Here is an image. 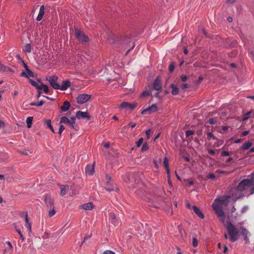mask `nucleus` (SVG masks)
Masks as SVG:
<instances>
[{
  "label": "nucleus",
  "mask_w": 254,
  "mask_h": 254,
  "mask_svg": "<svg viewBox=\"0 0 254 254\" xmlns=\"http://www.w3.org/2000/svg\"><path fill=\"white\" fill-rule=\"evenodd\" d=\"M65 129V127L64 125H61L60 126L59 130V133L60 135H61L62 132L63 131V130Z\"/></svg>",
  "instance_id": "nucleus-43"
},
{
  "label": "nucleus",
  "mask_w": 254,
  "mask_h": 254,
  "mask_svg": "<svg viewBox=\"0 0 254 254\" xmlns=\"http://www.w3.org/2000/svg\"><path fill=\"white\" fill-rule=\"evenodd\" d=\"M61 194L62 195H64L67 193V191L69 189V187L68 186H61Z\"/></svg>",
  "instance_id": "nucleus-21"
},
{
  "label": "nucleus",
  "mask_w": 254,
  "mask_h": 254,
  "mask_svg": "<svg viewBox=\"0 0 254 254\" xmlns=\"http://www.w3.org/2000/svg\"><path fill=\"white\" fill-rule=\"evenodd\" d=\"M252 145V143L250 141H248L245 143L242 146V149L246 150L250 148Z\"/></svg>",
  "instance_id": "nucleus-26"
},
{
  "label": "nucleus",
  "mask_w": 254,
  "mask_h": 254,
  "mask_svg": "<svg viewBox=\"0 0 254 254\" xmlns=\"http://www.w3.org/2000/svg\"><path fill=\"white\" fill-rule=\"evenodd\" d=\"M253 113L252 111H249V112H247V113H246L244 115L243 121L247 120L250 117L251 114H252Z\"/></svg>",
  "instance_id": "nucleus-32"
},
{
  "label": "nucleus",
  "mask_w": 254,
  "mask_h": 254,
  "mask_svg": "<svg viewBox=\"0 0 254 254\" xmlns=\"http://www.w3.org/2000/svg\"><path fill=\"white\" fill-rule=\"evenodd\" d=\"M21 153L24 155H28L29 153V151L24 150L21 152Z\"/></svg>",
  "instance_id": "nucleus-58"
},
{
  "label": "nucleus",
  "mask_w": 254,
  "mask_h": 254,
  "mask_svg": "<svg viewBox=\"0 0 254 254\" xmlns=\"http://www.w3.org/2000/svg\"><path fill=\"white\" fill-rule=\"evenodd\" d=\"M76 117H72L69 120V121L70 122H73L74 123H75V119H76Z\"/></svg>",
  "instance_id": "nucleus-59"
},
{
  "label": "nucleus",
  "mask_w": 254,
  "mask_h": 254,
  "mask_svg": "<svg viewBox=\"0 0 254 254\" xmlns=\"http://www.w3.org/2000/svg\"><path fill=\"white\" fill-rule=\"evenodd\" d=\"M192 209H193L194 213L200 218L203 219L204 218L203 214L197 207H196L195 205H193L192 207Z\"/></svg>",
  "instance_id": "nucleus-17"
},
{
  "label": "nucleus",
  "mask_w": 254,
  "mask_h": 254,
  "mask_svg": "<svg viewBox=\"0 0 254 254\" xmlns=\"http://www.w3.org/2000/svg\"><path fill=\"white\" fill-rule=\"evenodd\" d=\"M149 146L147 142L144 143L141 148L142 151H145L148 149Z\"/></svg>",
  "instance_id": "nucleus-37"
},
{
  "label": "nucleus",
  "mask_w": 254,
  "mask_h": 254,
  "mask_svg": "<svg viewBox=\"0 0 254 254\" xmlns=\"http://www.w3.org/2000/svg\"><path fill=\"white\" fill-rule=\"evenodd\" d=\"M55 213H56V211L53 208L52 210H51L49 212V216L50 217H51L53 216L55 214Z\"/></svg>",
  "instance_id": "nucleus-46"
},
{
  "label": "nucleus",
  "mask_w": 254,
  "mask_h": 254,
  "mask_svg": "<svg viewBox=\"0 0 254 254\" xmlns=\"http://www.w3.org/2000/svg\"><path fill=\"white\" fill-rule=\"evenodd\" d=\"M46 125L47 126L50 127H52V125H51V121L50 120H47L46 121Z\"/></svg>",
  "instance_id": "nucleus-57"
},
{
  "label": "nucleus",
  "mask_w": 254,
  "mask_h": 254,
  "mask_svg": "<svg viewBox=\"0 0 254 254\" xmlns=\"http://www.w3.org/2000/svg\"><path fill=\"white\" fill-rule=\"evenodd\" d=\"M157 110V106L155 104H153L151 106H150V107H149L148 108H146V109L143 110L142 111L141 114H145L147 112L149 114H150L151 113L156 112Z\"/></svg>",
  "instance_id": "nucleus-11"
},
{
  "label": "nucleus",
  "mask_w": 254,
  "mask_h": 254,
  "mask_svg": "<svg viewBox=\"0 0 254 254\" xmlns=\"http://www.w3.org/2000/svg\"><path fill=\"white\" fill-rule=\"evenodd\" d=\"M40 87L41 88V89H43L44 93L46 94L49 93V87L47 85L41 83Z\"/></svg>",
  "instance_id": "nucleus-29"
},
{
  "label": "nucleus",
  "mask_w": 254,
  "mask_h": 254,
  "mask_svg": "<svg viewBox=\"0 0 254 254\" xmlns=\"http://www.w3.org/2000/svg\"><path fill=\"white\" fill-rule=\"evenodd\" d=\"M137 105V104H130L128 102H123L121 103L120 107L123 109L129 108L133 109Z\"/></svg>",
  "instance_id": "nucleus-13"
},
{
  "label": "nucleus",
  "mask_w": 254,
  "mask_h": 254,
  "mask_svg": "<svg viewBox=\"0 0 254 254\" xmlns=\"http://www.w3.org/2000/svg\"><path fill=\"white\" fill-rule=\"evenodd\" d=\"M248 134H249V131L245 130V131H243V132L242 133L241 135H242V136H245L247 135Z\"/></svg>",
  "instance_id": "nucleus-53"
},
{
  "label": "nucleus",
  "mask_w": 254,
  "mask_h": 254,
  "mask_svg": "<svg viewBox=\"0 0 254 254\" xmlns=\"http://www.w3.org/2000/svg\"><path fill=\"white\" fill-rule=\"evenodd\" d=\"M23 51L26 53H30L31 52V46L30 44H26L24 46Z\"/></svg>",
  "instance_id": "nucleus-27"
},
{
  "label": "nucleus",
  "mask_w": 254,
  "mask_h": 254,
  "mask_svg": "<svg viewBox=\"0 0 254 254\" xmlns=\"http://www.w3.org/2000/svg\"><path fill=\"white\" fill-rule=\"evenodd\" d=\"M207 138L208 139H210L211 138L214 139V140H217L218 139L217 137L214 136L212 132H209L207 133Z\"/></svg>",
  "instance_id": "nucleus-34"
},
{
  "label": "nucleus",
  "mask_w": 254,
  "mask_h": 254,
  "mask_svg": "<svg viewBox=\"0 0 254 254\" xmlns=\"http://www.w3.org/2000/svg\"><path fill=\"white\" fill-rule=\"evenodd\" d=\"M44 13H45V6L44 5H43L41 6V7L40 8L39 12L38 15L37 17L36 20L38 21H40L42 19Z\"/></svg>",
  "instance_id": "nucleus-16"
},
{
  "label": "nucleus",
  "mask_w": 254,
  "mask_h": 254,
  "mask_svg": "<svg viewBox=\"0 0 254 254\" xmlns=\"http://www.w3.org/2000/svg\"><path fill=\"white\" fill-rule=\"evenodd\" d=\"M175 68V65L173 63H171L170 64L169 66V70L170 72H172Z\"/></svg>",
  "instance_id": "nucleus-42"
},
{
  "label": "nucleus",
  "mask_w": 254,
  "mask_h": 254,
  "mask_svg": "<svg viewBox=\"0 0 254 254\" xmlns=\"http://www.w3.org/2000/svg\"><path fill=\"white\" fill-rule=\"evenodd\" d=\"M69 119L66 117H62L60 119V124H68Z\"/></svg>",
  "instance_id": "nucleus-30"
},
{
  "label": "nucleus",
  "mask_w": 254,
  "mask_h": 254,
  "mask_svg": "<svg viewBox=\"0 0 254 254\" xmlns=\"http://www.w3.org/2000/svg\"><path fill=\"white\" fill-rule=\"evenodd\" d=\"M187 78L188 77L187 76L184 75L181 76V80L183 82H185L186 81H187Z\"/></svg>",
  "instance_id": "nucleus-52"
},
{
  "label": "nucleus",
  "mask_w": 254,
  "mask_h": 254,
  "mask_svg": "<svg viewBox=\"0 0 254 254\" xmlns=\"http://www.w3.org/2000/svg\"><path fill=\"white\" fill-rule=\"evenodd\" d=\"M143 138L142 137L140 138L138 141L136 142V145L137 147H139L143 143Z\"/></svg>",
  "instance_id": "nucleus-36"
},
{
  "label": "nucleus",
  "mask_w": 254,
  "mask_h": 254,
  "mask_svg": "<svg viewBox=\"0 0 254 254\" xmlns=\"http://www.w3.org/2000/svg\"><path fill=\"white\" fill-rule=\"evenodd\" d=\"M194 133V132L191 130H188L186 131V136L187 137H189L190 136L193 135Z\"/></svg>",
  "instance_id": "nucleus-39"
},
{
  "label": "nucleus",
  "mask_w": 254,
  "mask_h": 254,
  "mask_svg": "<svg viewBox=\"0 0 254 254\" xmlns=\"http://www.w3.org/2000/svg\"><path fill=\"white\" fill-rule=\"evenodd\" d=\"M230 198V196H226L222 198H217L215 199V202L212 204V207L218 218L223 223L225 220V215L222 209V206L227 205Z\"/></svg>",
  "instance_id": "nucleus-2"
},
{
  "label": "nucleus",
  "mask_w": 254,
  "mask_h": 254,
  "mask_svg": "<svg viewBox=\"0 0 254 254\" xmlns=\"http://www.w3.org/2000/svg\"><path fill=\"white\" fill-rule=\"evenodd\" d=\"M75 35L76 37L81 42L88 41V38L82 31L78 29L75 30Z\"/></svg>",
  "instance_id": "nucleus-7"
},
{
  "label": "nucleus",
  "mask_w": 254,
  "mask_h": 254,
  "mask_svg": "<svg viewBox=\"0 0 254 254\" xmlns=\"http://www.w3.org/2000/svg\"><path fill=\"white\" fill-rule=\"evenodd\" d=\"M153 88L157 91L162 90V84L158 77L156 78L154 80L153 83Z\"/></svg>",
  "instance_id": "nucleus-10"
},
{
  "label": "nucleus",
  "mask_w": 254,
  "mask_h": 254,
  "mask_svg": "<svg viewBox=\"0 0 254 254\" xmlns=\"http://www.w3.org/2000/svg\"><path fill=\"white\" fill-rule=\"evenodd\" d=\"M80 207L86 210H90L93 208L92 202H88L81 205Z\"/></svg>",
  "instance_id": "nucleus-19"
},
{
  "label": "nucleus",
  "mask_w": 254,
  "mask_h": 254,
  "mask_svg": "<svg viewBox=\"0 0 254 254\" xmlns=\"http://www.w3.org/2000/svg\"><path fill=\"white\" fill-rule=\"evenodd\" d=\"M192 245L193 247H196L198 246V240L195 237L192 238Z\"/></svg>",
  "instance_id": "nucleus-31"
},
{
  "label": "nucleus",
  "mask_w": 254,
  "mask_h": 254,
  "mask_svg": "<svg viewBox=\"0 0 254 254\" xmlns=\"http://www.w3.org/2000/svg\"><path fill=\"white\" fill-rule=\"evenodd\" d=\"M103 254H115V253L110 250H106L103 253Z\"/></svg>",
  "instance_id": "nucleus-49"
},
{
  "label": "nucleus",
  "mask_w": 254,
  "mask_h": 254,
  "mask_svg": "<svg viewBox=\"0 0 254 254\" xmlns=\"http://www.w3.org/2000/svg\"><path fill=\"white\" fill-rule=\"evenodd\" d=\"M109 219L111 222L115 225H118L119 222L116 219V217L114 213L110 212L109 213Z\"/></svg>",
  "instance_id": "nucleus-15"
},
{
  "label": "nucleus",
  "mask_w": 254,
  "mask_h": 254,
  "mask_svg": "<svg viewBox=\"0 0 254 254\" xmlns=\"http://www.w3.org/2000/svg\"><path fill=\"white\" fill-rule=\"evenodd\" d=\"M129 125L130 126V127H131L132 128H134V127H135V126H136V124H133V123H130L129 124Z\"/></svg>",
  "instance_id": "nucleus-63"
},
{
  "label": "nucleus",
  "mask_w": 254,
  "mask_h": 254,
  "mask_svg": "<svg viewBox=\"0 0 254 254\" xmlns=\"http://www.w3.org/2000/svg\"><path fill=\"white\" fill-rule=\"evenodd\" d=\"M71 82L69 80H65L63 81L62 85H60V88L61 90L64 91L66 90L68 87L70 86Z\"/></svg>",
  "instance_id": "nucleus-14"
},
{
  "label": "nucleus",
  "mask_w": 254,
  "mask_h": 254,
  "mask_svg": "<svg viewBox=\"0 0 254 254\" xmlns=\"http://www.w3.org/2000/svg\"><path fill=\"white\" fill-rule=\"evenodd\" d=\"M251 179H244L240 182L237 188L231 190L235 199L240 198L244 195L254 193V173L250 175Z\"/></svg>",
  "instance_id": "nucleus-1"
},
{
  "label": "nucleus",
  "mask_w": 254,
  "mask_h": 254,
  "mask_svg": "<svg viewBox=\"0 0 254 254\" xmlns=\"http://www.w3.org/2000/svg\"><path fill=\"white\" fill-rule=\"evenodd\" d=\"M44 104V101H41L39 103H31L30 105L31 106H35L40 107V106H42Z\"/></svg>",
  "instance_id": "nucleus-35"
},
{
  "label": "nucleus",
  "mask_w": 254,
  "mask_h": 254,
  "mask_svg": "<svg viewBox=\"0 0 254 254\" xmlns=\"http://www.w3.org/2000/svg\"><path fill=\"white\" fill-rule=\"evenodd\" d=\"M163 164L165 168L169 167V160L167 157L164 159Z\"/></svg>",
  "instance_id": "nucleus-40"
},
{
  "label": "nucleus",
  "mask_w": 254,
  "mask_h": 254,
  "mask_svg": "<svg viewBox=\"0 0 254 254\" xmlns=\"http://www.w3.org/2000/svg\"><path fill=\"white\" fill-rule=\"evenodd\" d=\"M44 201L48 207L52 208L54 206V199L48 194L43 196Z\"/></svg>",
  "instance_id": "nucleus-9"
},
{
  "label": "nucleus",
  "mask_w": 254,
  "mask_h": 254,
  "mask_svg": "<svg viewBox=\"0 0 254 254\" xmlns=\"http://www.w3.org/2000/svg\"><path fill=\"white\" fill-rule=\"evenodd\" d=\"M208 123L211 125H214L216 123V121L215 119L210 118L208 120Z\"/></svg>",
  "instance_id": "nucleus-44"
},
{
  "label": "nucleus",
  "mask_w": 254,
  "mask_h": 254,
  "mask_svg": "<svg viewBox=\"0 0 254 254\" xmlns=\"http://www.w3.org/2000/svg\"><path fill=\"white\" fill-rule=\"evenodd\" d=\"M76 117L78 119H80L81 118H83V119L87 118L88 120L90 118L87 112H83L80 111H78L76 112Z\"/></svg>",
  "instance_id": "nucleus-12"
},
{
  "label": "nucleus",
  "mask_w": 254,
  "mask_h": 254,
  "mask_svg": "<svg viewBox=\"0 0 254 254\" xmlns=\"http://www.w3.org/2000/svg\"><path fill=\"white\" fill-rule=\"evenodd\" d=\"M129 176L131 178H129V182H134V184H138L141 179V177H143V174L141 173L137 172L131 174L129 175Z\"/></svg>",
  "instance_id": "nucleus-4"
},
{
  "label": "nucleus",
  "mask_w": 254,
  "mask_h": 254,
  "mask_svg": "<svg viewBox=\"0 0 254 254\" xmlns=\"http://www.w3.org/2000/svg\"><path fill=\"white\" fill-rule=\"evenodd\" d=\"M4 127V123L0 120V127Z\"/></svg>",
  "instance_id": "nucleus-62"
},
{
  "label": "nucleus",
  "mask_w": 254,
  "mask_h": 254,
  "mask_svg": "<svg viewBox=\"0 0 254 254\" xmlns=\"http://www.w3.org/2000/svg\"><path fill=\"white\" fill-rule=\"evenodd\" d=\"M7 69H8V67L2 64L0 62V70L2 71H7Z\"/></svg>",
  "instance_id": "nucleus-38"
},
{
  "label": "nucleus",
  "mask_w": 254,
  "mask_h": 254,
  "mask_svg": "<svg viewBox=\"0 0 254 254\" xmlns=\"http://www.w3.org/2000/svg\"><path fill=\"white\" fill-rule=\"evenodd\" d=\"M29 233L31 232V224L29 222L27 214L25 216V224L24 225Z\"/></svg>",
  "instance_id": "nucleus-22"
},
{
  "label": "nucleus",
  "mask_w": 254,
  "mask_h": 254,
  "mask_svg": "<svg viewBox=\"0 0 254 254\" xmlns=\"http://www.w3.org/2000/svg\"><path fill=\"white\" fill-rule=\"evenodd\" d=\"M34 76V74L31 70L30 69L26 70V78H29V77H33Z\"/></svg>",
  "instance_id": "nucleus-33"
},
{
  "label": "nucleus",
  "mask_w": 254,
  "mask_h": 254,
  "mask_svg": "<svg viewBox=\"0 0 254 254\" xmlns=\"http://www.w3.org/2000/svg\"><path fill=\"white\" fill-rule=\"evenodd\" d=\"M75 124L73 122H70L69 121V122L68 123V124L72 128L75 129V130L77 129V128H76L75 126Z\"/></svg>",
  "instance_id": "nucleus-48"
},
{
  "label": "nucleus",
  "mask_w": 254,
  "mask_h": 254,
  "mask_svg": "<svg viewBox=\"0 0 254 254\" xmlns=\"http://www.w3.org/2000/svg\"><path fill=\"white\" fill-rule=\"evenodd\" d=\"M91 97V95L86 94H79L77 98V102L79 104H82L89 101Z\"/></svg>",
  "instance_id": "nucleus-5"
},
{
  "label": "nucleus",
  "mask_w": 254,
  "mask_h": 254,
  "mask_svg": "<svg viewBox=\"0 0 254 254\" xmlns=\"http://www.w3.org/2000/svg\"><path fill=\"white\" fill-rule=\"evenodd\" d=\"M70 107V104L67 101H65L64 102L63 105L61 106V109L64 112L68 111Z\"/></svg>",
  "instance_id": "nucleus-20"
},
{
  "label": "nucleus",
  "mask_w": 254,
  "mask_h": 254,
  "mask_svg": "<svg viewBox=\"0 0 254 254\" xmlns=\"http://www.w3.org/2000/svg\"><path fill=\"white\" fill-rule=\"evenodd\" d=\"M33 117H29L26 119V124H27V127L28 128H30L32 126V123L33 121Z\"/></svg>",
  "instance_id": "nucleus-28"
},
{
  "label": "nucleus",
  "mask_w": 254,
  "mask_h": 254,
  "mask_svg": "<svg viewBox=\"0 0 254 254\" xmlns=\"http://www.w3.org/2000/svg\"><path fill=\"white\" fill-rule=\"evenodd\" d=\"M6 243L8 245V246L9 247L10 249L12 250L13 247H12V246L11 243L10 242H7Z\"/></svg>",
  "instance_id": "nucleus-60"
},
{
  "label": "nucleus",
  "mask_w": 254,
  "mask_h": 254,
  "mask_svg": "<svg viewBox=\"0 0 254 254\" xmlns=\"http://www.w3.org/2000/svg\"><path fill=\"white\" fill-rule=\"evenodd\" d=\"M248 209V207L247 206H245L242 209V213L245 212Z\"/></svg>",
  "instance_id": "nucleus-55"
},
{
  "label": "nucleus",
  "mask_w": 254,
  "mask_h": 254,
  "mask_svg": "<svg viewBox=\"0 0 254 254\" xmlns=\"http://www.w3.org/2000/svg\"><path fill=\"white\" fill-rule=\"evenodd\" d=\"M151 133V129H148L146 131L145 134H146L147 139H149L150 138Z\"/></svg>",
  "instance_id": "nucleus-47"
},
{
  "label": "nucleus",
  "mask_w": 254,
  "mask_h": 254,
  "mask_svg": "<svg viewBox=\"0 0 254 254\" xmlns=\"http://www.w3.org/2000/svg\"><path fill=\"white\" fill-rule=\"evenodd\" d=\"M58 77L56 75L51 76L50 77L49 82L51 86L55 89H59L60 84L58 83Z\"/></svg>",
  "instance_id": "nucleus-6"
},
{
  "label": "nucleus",
  "mask_w": 254,
  "mask_h": 254,
  "mask_svg": "<svg viewBox=\"0 0 254 254\" xmlns=\"http://www.w3.org/2000/svg\"><path fill=\"white\" fill-rule=\"evenodd\" d=\"M208 153H209L210 154H211V155H215V153L214 150H212V149H209V150H208Z\"/></svg>",
  "instance_id": "nucleus-54"
},
{
  "label": "nucleus",
  "mask_w": 254,
  "mask_h": 254,
  "mask_svg": "<svg viewBox=\"0 0 254 254\" xmlns=\"http://www.w3.org/2000/svg\"><path fill=\"white\" fill-rule=\"evenodd\" d=\"M228 247L226 246H225L224 247L223 253H226L228 251Z\"/></svg>",
  "instance_id": "nucleus-61"
},
{
  "label": "nucleus",
  "mask_w": 254,
  "mask_h": 254,
  "mask_svg": "<svg viewBox=\"0 0 254 254\" xmlns=\"http://www.w3.org/2000/svg\"><path fill=\"white\" fill-rule=\"evenodd\" d=\"M85 172L89 175H92L94 172V165H87L85 169Z\"/></svg>",
  "instance_id": "nucleus-18"
},
{
  "label": "nucleus",
  "mask_w": 254,
  "mask_h": 254,
  "mask_svg": "<svg viewBox=\"0 0 254 254\" xmlns=\"http://www.w3.org/2000/svg\"><path fill=\"white\" fill-rule=\"evenodd\" d=\"M231 154V152L226 151H223L221 152V156H230Z\"/></svg>",
  "instance_id": "nucleus-41"
},
{
  "label": "nucleus",
  "mask_w": 254,
  "mask_h": 254,
  "mask_svg": "<svg viewBox=\"0 0 254 254\" xmlns=\"http://www.w3.org/2000/svg\"><path fill=\"white\" fill-rule=\"evenodd\" d=\"M29 82L31 83V84L35 87L37 89L39 90H41V88L40 87V84L38 82H36L31 79H29Z\"/></svg>",
  "instance_id": "nucleus-24"
},
{
  "label": "nucleus",
  "mask_w": 254,
  "mask_h": 254,
  "mask_svg": "<svg viewBox=\"0 0 254 254\" xmlns=\"http://www.w3.org/2000/svg\"><path fill=\"white\" fill-rule=\"evenodd\" d=\"M21 76H23V77H26V72L23 71L21 73Z\"/></svg>",
  "instance_id": "nucleus-64"
},
{
  "label": "nucleus",
  "mask_w": 254,
  "mask_h": 254,
  "mask_svg": "<svg viewBox=\"0 0 254 254\" xmlns=\"http://www.w3.org/2000/svg\"><path fill=\"white\" fill-rule=\"evenodd\" d=\"M189 87V85L188 84H187V83L183 84L181 85V87L183 89H185L186 88H188Z\"/></svg>",
  "instance_id": "nucleus-51"
},
{
  "label": "nucleus",
  "mask_w": 254,
  "mask_h": 254,
  "mask_svg": "<svg viewBox=\"0 0 254 254\" xmlns=\"http://www.w3.org/2000/svg\"><path fill=\"white\" fill-rule=\"evenodd\" d=\"M241 229H242V232H241V235L242 236L244 237V239L245 241H247L248 240V238L247 237V235H248V231H247V230L244 228V227H242L241 228Z\"/></svg>",
  "instance_id": "nucleus-23"
},
{
  "label": "nucleus",
  "mask_w": 254,
  "mask_h": 254,
  "mask_svg": "<svg viewBox=\"0 0 254 254\" xmlns=\"http://www.w3.org/2000/svg\"><path fill=\"white\" fill-rule=\"evenodd\" d=\"M150 93L149 92L145 91L143 92L141 94V97H147L149 96Z\"/></svg>",
  "instance_id": "nucleus-45"
},
{
  "label": "nucleus",
  "mask_w": 254,
  "mask_h": 254,
  "mask_svg": "<svg viewBox=\"0 0 254 254\" xmlns=\"http://www.w3.org/2000/svg\"><path fill=\"white\" fill-rule=\"evenodd\" d=\"M166 169V172H167V175H168V178H170V169H169V167H167V168H165Z\"/></svg>",
  "instance_id": "nucleus-56"
},
{
  "label": "nucleus",
  "mask_w": 254,
  "mask_h": 254,
  "mask_svg": "<svg viewBox=\"0 0 254 254\" xmlns=\"http://www.w3.org/2000/svg\"><path fill=\"white\" fill-rule=\"evenodd\" d=\"M207 178L213 179L215 178V176L214 174L210 173L208 175Z\"/></svg>",
  "instance_id": "nucleus-50"
},
{
  "label": "nucleus",
  "mask_w": 254,
  "mask_h": 254,
  "mask_svg": "<svg viewBox=\"0 0 254 254\" xmlns=\"http://www.w3.org/2000/svg\"><path fill=\"white\" fill-rule=\"evenodd\" d=\"M106 180H107V186L105 189L107 191L111 192L118 189L116 185H114L111 182V178L109 176L106 177Z\"/></svg>",
  "instance_id": "nucleus-8"
},
{
  "label": "nucleus",
  "mask_w": 254,
  "mask_h": 254,
  "mask_svg": "<svg viewBox=\"0 0 254 254\" xmlns=\"http://www.w3.org/2000/svg\"><path fill=\"white\" fill-rule=\"evenodd\" d=\"M226 229L227 233L229 235V240L231 242H236L239 236V231L236 228V226L231 223H229L226 226Z\"/></svg>",
  "instance_id": "nucleus-3"
},
{
  "label": "nucleus",
  "mask_w": 254,
  "mask_h": 254,
  "mask_svg": "<svg viewBox=\"0 0 254 254\" xmlns=\"http://www.w3.org/2000/svg\"><path fill=\"white\" fill-rule=\"evenodd\" d=\"M171 87L172 89L171 93L173 95H176L179 93V89L175 85L173 84H171Z\"/></svg>",
  "instance_id": "nucleus-25"
}]
</instances>
